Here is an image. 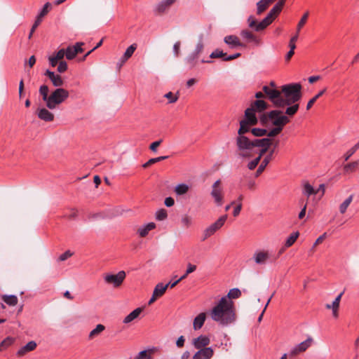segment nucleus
<instances>
[{
	"label": "nucleus",
	"mask_w": 359,
	"mask_h": 359,
	"mask_svg": "<svg viewBox=\"0 0 359 359\" xmlns=\"http://www.w3.org/2000/svg\"><path fill=\"white\" fill-rule=\"evenodd\" d=\"M227 219V215L220 217L215 223L212 224L210 226L206 228L203 231V238L205 240L208 237L213 235L217 230H219L225 223Z\"/></svg>",
	"instance_id": "1a4fd4ad"
},
{
	"label": "nucleus",
	"mask_w": 359,
	"mask_h": 359,
	"mask_svg": "<svg viewBox=\"0 0 359 359\" xmlns=\"http://www.w3.org/2000/svg\"><path fill=\"white\" fill-rule=\"evenodd\" d=\"M143 309L142 308H137L134 311H133L131 313H130L127 316L125 317L123 320V323H130L134 320H135L142 312Z\"/></svg>",
	"instance_id": "393cba45"
},
{
	"label": "nucleus",
	"mask_w": 359,
	"mask_h": 359,
	"mask_svg": "<svg viewBox=\"0 0 359 359\" xmlns=\"http://www.w3.org/2000/svg\"><path fill=\"white\" fill-rule=\"evenodd\" d=\"M359 165V161H353L352 163L346 164L344 169L346 172H354Z\"/></svg>",
	"instance_id": "37998d69"
},
{
	"label": "nucleus",
	"mask_w": 359,
	"mask_h": 359,
	"mask_svg": "<svg viewBox=\"0 0 359 359\" xmlns=\"http://www.w3.org/2000/svg\"><path fill=\"white\" fill-rule=\"evenodd\" d=\"M269 107V104L262 100H257L254 101L250 107L245 111V119L240 122V132L242 133L244 130V125L248 124L254 126L257 123V118L255 116V112H262Z\"/></svg>",
	"instance_id": "39448f33"
},
{
	"label": "nucleus",
	"mask_w": 359,
	"mask_h": 359,
	"mask_svg": "<svg viewBox=\"0 0 359 359\" xmlns=\"http://www.w3.org/2000/svg\"><path fill=\"white\" fill-rule=\"evenodd\" d=\"M45 75L49 78L55 87H60L64 83L62 77L58 74H55L53 72L47 70Z\"/></svg>",
	"instance_id": "a211bd4d"
},
{
	"label": "nucleus",
	"mask_w": 359,
	"mask_h": 359,
	"mask_svg": "<svg viewBox=\"0 0 359 359\" xmlns=\"http://www.w3.org/2000/svg\"><path fill=\"white\" fill-rule=\"evenodd\" d=\"M39 93L49 109L57 108L69 96V91L62 88H57L49 94V88L46 85H42L39 88Z\"/></svg>",
	"instance_id": "7ed1b4c3"
},
{
	"label": "nucleus",
	"mask_w": 359,
	"mask_h": 359,
	"mask_svg": "<svg viewBox=\"0 0 359 359\" xmlns=\"http://www.w3.org/2000/svg\"><path fill=\"white\" fill-rule=\"evenodd\" d=\"M211 318L222 325H227L236 320L233 302L227 297H222L210 313Z\"/></svg>",
	"instance_id": "f03ea898"
},
{
	"label": "nucleus",
	"mask_w": 359,
	"mask_h": 359,
	"mask_svg": "<svg viewBox=\"0 0 359 359\" xmlns=\"http://www.w3.org/2000/svg\"><path fill=\"white\" fill-rule=\"evenodd\" d=\"M51 7V4L49 2H47L41 13L37 16L34 25H32V27L30 30V33L29 34V39L32 38V36L33 33L35 32L37 27L41 24L42 21V18L49 12V8Z\"/></svg>",
	"instance_id": "f8f14e48"
},
{
	"label": "nucleus",
	"mask_w": 359,
	"mask_h": 359,
	"mask_svg": "<svg viewBox=\"0 0 359 359\" xmlns=\"http://www.w3.org/2000/svg\"><path fill=\"white\" fill-rule=\"evenodd\" d=\"M162 142V140H158V141H156V142H154L153 143H151L149 146V149L152 151H156V149L157 147H158L161 144Z\"/></svg>",
	"instance_id": "e2e57ef3"
},
{
	"label": "nucleus",
	"mask_w": 359,
	"mask_h": 359,
	"mask_svg": "<svg viewBox=\"0 0 359 359\" xmlns=\"http://www.w3.org/2000/svg\"><path fill=\"white\" fill-rule=\"evenodd\" d=\"M255 143H257V152L259 151L258 157L262 158L269 149V147L273 144V140L268 137L256 139Z\"/></svg>",
	"instance_id": "9d476101"
},
{
	"label": "nucleus",
	"mask_w": 359,
	"mask_h": 359,
	"mask_svg": "<svg viewBox=\"0 0 359 359\" xmlns=\"http://www.w3.org/2000/svg\"><path fill=\"white\" fill-rule=\"evenodd\" d=\"M150 353L148 351H142L140 352L135 359H150Z\"/></svg>",
	"instance_id": "4d7b16f0"
},
{
	"label": "nucleus",
	"mask_w": 359,
	"mask_h": 359,
	"mask_svg": "<svg viewBox=\"0 0 359 359\" xmlns=\"http://www.w3.org/2000/svg\"><path fill=\"white\" fill-rule=\"evenodd\" d=\"M297 41V34L293 36L289 42V47L290 50L285 56V60L288 62L294 54V49L296 48L295 42Z\"/></svg>",
	"instance_id": "a878e982"
},
{
	"label": "nucleus",
	"mask_w": 359,
	"mask_h": 359,
	"mask_svg": "<svg viewBox=\"0 0 359 359\" xmlns=\"http://www.w3.org/2000/svg\"><path fill=\"white\" fill-rule=\"evenodd\" d=\"M66 51V58L67 60H72L76 56V50L73 46H69L67 47Z\"/></svg>",
	"instance_id": "ea45409f"
},
{
	"label": "nucleus",
	"mask_w": 359,
	"mask_h": 359,
	"mask_svg": "<svg viewBox=\"0 0 359 359\" xmlns=\"http://www.w3.org/2000/svg\"><path fill=\"white\" fill-rule=\"evenodd\" d=\"M299 86V93H300V94H302V85H301L300 83H289V84L283 85V86H280V89H276V85L275 82L271 81V82L270 83V85H269V86H264L262 87V90L264 91V88H269V90H275V91H277V92H278V93H280V95H281V94H282V93H283V88H284L285 86L286 87V86Z\"/></svg>",
	"instance_id": "aec40b11"
},
{
	"label": "nucleus",
	"mask_w": 359,
	"mask_h": 359,
	"mask_svg": "<svg viewBox=\"0 0 359 359\" xmlns=\"http://www.w3.org/2000/svg\"><path fill=\"white\" fill-rule=\"evenodd\" d=\"M303 193L309 197L311 195L316 194L317 191H316L313 187L309 182H306L304 185Z\"/></svg>",
	"instance_id": "e433bc0d"
},
{
	"label": "nucleus",
	"mask_w": 359,
	"mask_h": 359,
	"mask_svg": "<svg viewBox=\"0 0 359 359\" xmlns=\"http://www.w3.org/2000/svg\"><path fill=\"white\" fill-rule=\"evenodd\" d=\"M164 203L167 207H172L175 204V201L172 197H168L165 199Z\"/></svg>",
	"instance_id": "338daca9"
},
{
	"label": "nucleus",
	"mask_w": 359,
	"mask_h": 359,
	"mask_svg": "<svg viewBox=\"0 0 359 359\" xmlns=\"http://www.w3.org/2000/svg\"><path fill=\"white\" fill-rule=\"evenodd\" d=\"M309 17V12H306L304 15L302 17L301 20H299L297 27V32L295 34H297V37L299 36V33L300 32V29L304 26L306 24L307 19Z\"/></svg>",
	"instance_id": "c9c22d12"
},
{
	"label": "nucleus",
	"mask_w": 359,
	"mask_h": 359,
	"mask_svg": "<svg viewBox=\"0 0 359 359\" xmlns=\"http://www.w3.org/2000/svg\"><path fill=\"white\" fill-rule=\"evenodd\" d=\"M83 45L84 43L83 42H77L74 46H73L76 50V54L81 53L83 51V49L81 48V46Z\"/></svg>",
	"instance_id": "0e129e2a"
},
{
	"label": "nucleus",
	"mask_w": 359,
	"mask_h": 359,
	"mask_svg": "<svg viewBox=\"0 0 359 359\" xmlns=\"http://www.w3.org/2000/svg\"><path fill=\"white\" fill-rule=\"evenodd\" d=\"M3 301L9 306H15L18 304V297L15 295H3Z\"/></svg>",
	"instance_id": "473e14b6"
},
{
	"label": "nucleus",
	"mask_w": 359,
	"mask_h": 359,
	"mask_svg": "<svg viewBox=\"0 0 359 359\" xmlns=\"http://www.w3.org/2000/svg\"><path fill=\"white\" fill-rule=\"evenodd\" d=\"M196 269V265L189 264L185 273L180 278V280H182L185 279L189 273L194 272Z\"/></svg>",
	"instance_id": "603ef678"
},
{
	"label": "nucleus",
	"mask_w": 359,
	"mask_h": 359,
	"mask_svg": "<svg viewBox=\"0 0 359 359\" xmlns=\"http://www.w3.org/2000/svg\"><path fill=\"white\" fill-rule=\"evenodd\" d=\"M241 209H242V203H240L237 205V206L233 210V216L237 217L240 214Z\"/></svg>",
	"instance_id": "774afa93"
},
{
	"label": "nucleus",
	"mask_w": 359,
	"mask_h": 359,
	"mask_svg": "<svg viewBox=\"0 0 359 359\" xmlns=\"http://www.w3.org/2000/svg\"><path fill=\"white\" fill-rule=\"evenodd\" d=\"M282 130V128L274 126L273 129H271L269 132L266 133V135H267L268 138L273 137L280 133Z\"/></svg>",
	"instance_id": "8fccbe9b"
},
{
	"label": "nucleus",
	"mask_w": 359,
	"mask_h": 359,
	"mask_svg": "<svg viewBox=\"0 0 359 359\" xmlns=\"http://www.w3.org/2000/svg\"><path fill=\"white\" fill-rule=\"evenodd\" d=\"M269 253L266 251H259L255 252L254 255V259L257 264H264L269 259Z\"/></svg>",
	"instance_id": "5701e85b"
},
{
	"label": "nucleus",
	"mask_w": 359,
	"mask_h": 359,
	"mask_svg": "<svg viewBox=\"0 0 359 359\" xmlns=\"http://www.w3.org/2000/svg\"><path fill=\"white\" fill-rule=\"evenodd\" d=\"M241 35L247 39V41L249 42H254L257 45H259L261 43L260 39H259L255 34L247 29L243 30L241 33Z\"/></svg>",
	"instance_id": "b1692460"
},
{
	"label": "nucleus",
	"mask_w": 359,
	"mask_h": 359,
	"mask_svg": "<svg viewBox=\"0 0 359 359\" xmlns=\"http://www.w3.org/2000/svg\"><path fill=\"white\" fill-rule=\"evenodd\" d=\"M13 342V339L11 337H7L4 340H3L0 344V351L6 349Z\"/></svg>",
	"instance_id": "a18cd8bd"
},
{
	"label": "nucleus",
	"mask_w": 359,
	"mask_h": 359,
	"mask_svg": "<svg viewBox=\"0 0 359 359\" xmlns=\"http://www.w3.org/2000/svg\"><path fill=\"white\" fill-rule=\"evenodd\" d=\"M313 338L309 337L306 340L302 341L294 347L290 352L292 356L296 355L299 353L304 352L309 347H310L313 343Z\"/></svg>",
	"instance_id": "4468645a"
},
{
	"label": "nucleus",
	"mask_w": 359,
	"mask_h": 359,
	"mask_svg": "<svg viewBox=\"0 0 359 359\" xmlns=\"http://www.w3.org/2000/svg\"><path fill=\"white\" fill-rule=\"evenodd\" d=\"M282 10L275 5L273 8L270 11V12L268 13L267 17L271 19V20H274L275 18L278 15V14L280 13Z\"/></svg>",
	"instance_id": "58836bf2"
},
{
	"label": "nucleus",
	"mask_w": 359,
	"mask_h": 359,
	"mask_svg": "<svg viewBox=\"0 0 359 359\" xmlns=\"http://www.w3.org/2000/svg\"><path fill=\"white\" fill-rule=\"evenodd\" d=\"M198 58V56L194 55L192 53L187 57V61L190 65L191 69L194 68L196 66Z\"/></svg>",
	"instance_id": "79ce46f5"
},
{
	"label": "nucleus",
	"mask_w": 359,
	"mask_h": 359,
	"mask_svg": "<svg viewBox=\"0 0 359 359\" xmlns=\"http://www.w3.org/2000/svg\"><path fill=\"white\" fill-rule=\"evenodd\" d=\"M67 69V63L64 61H60L58 67H57V71L60 73H63Z\"/></svg>",
	"instance_id": "13d9d810"
},
{
	"label": "nucleus",
	"mask_w": 359,
	"mask_h": 359,
	"mask_svg": "<svg viewBox=\"0 0 359 359\" xmlns=\"http://www.w3.org/2000/svg\"><path fill=\"white\" fill-rule=\"evenodd\" d=\"M72 255H73V253L70 250H67L65 252H64L59 257V260L61 262L65 261L69 257H72Z\"/></svg>",
	"instance_id": "052dcab7"
},
{
	"label": "nucleus",
	"mask_w": 359,
	"mask_h": 359,
	"mask_svg": "<svg viewBox=\"0 0 359 359\" xmlns=\"http://www.w3.org/2000/svg\"><path fill=\"white\" fill-rule=\"evenodd\" d=\"M261 158L259 157H257L256 158H255L253 161H250L248 164V168L250 169V170H254L258 165V163H259Z\"/></svg>",
	"instance_id": "6e6d98bb"
},
{
	"label": "nucleus",
	"mask_w": 359,
	"mask_h": 359,
	"mask_svg": "<svg viewBox=\"0 0 359 359\" xmlns=\"http://www.w3.org/2000/svg\"><path fill=\"white\" fill-rule=\"evenodd\" d=\"M359 149V142L355 144L344 154V160L348 161L349 158Z\"/></svg>",
	"instance_id": "49530a36"
},
{
	"label": "nucleus",
	"mask_w": 359,
	"mask_h": 359,
	"mask_svg": "<svg viewBox=\"0 0 359 359\" xmlns=\"http://www.w3.org/2000/svg\"><path fill=\"white\" fill-rule=\"evenodd\" d=\"M36 343L34 341H30L18 351V356L22 357L25 355L27 352L34 351L36 348Z\"/></svg>",
	"instance_id": "412c9836"
},
{
	"label": "nucleus",
	"mask_w": 359,
	"mask_h": 359,
	"mask_svg": "<svg viewBox=\"0 0 359 359\" xmlns=\"http://www.w3.org/2000/svg\"><path fill=\"white\" fill-rule=\"evenodd\" d=\"M48 108H41L37 111L38 117L44 121H52L54 119V114L48 111Z\"/></svg>",
	"instance_id": "6ab92c4d"
},
{
	"label": "nucleus",
	"mask_w": 359,
	"mask_h": 359,
	"mask_svg": "<svg viewBox=\"0 0 359 359\" xmlns=\"http://www.w3.org/2000/svg\"><path fill=\"white\" fill-rule=\"evenodd\" d=\"M212 197L214 198L215 203L220 206L223 203L224 192L223 187H222V182L220 180H217L212 186V191L210 193Z\"/></svg>",
	"instance_id": "0eeeda50"
},
{
	"label": "nucleus",
	"mask_w": 359,
	"mask_h": 359,
	"mask_svg": "<svg viewBox=\"0 0 359 359\" xmlns=\"http://www.w3.org/2000/svg\"><path fill=\"white\" fill-rule=\"evenodd\" d=\"M226 55V53H224L222 50H220L219 49H216L215 51H213L210 55V58H220L224 57Z\"/></svg>",
	"instance_id": "864d4df0"
},
{
	"label": "nucleus",
	"mask_w": 359,
	"mask_h": 359,
	"mask_svg": "<svg viewBox=\"0 0 359 359\" xmlns=\"http://www.w3.org/2000/svg\"><path fill=\"white\" fill-rule=\"evenodd\" d=\"M264 92L277 109L264 114L262 121L269 120L273 126L283 129L299 109V102L302 97V94L299 93V86H285L281 95L267 88H264Z\"/></svg>",
	"instance_id": "f257e3e1"
},
{
	"label": "nucleus",
	"mask_w": 359,
	"mask_h": 359,
	"mask_svg": "<svg viewBox=\"0 0 359 359\" xmlns=\"http://www.w3.org/2000/svg\"><path fill=\"white\" fill-rule=\"evenodd\" d=\"M168 288V285H163V283H160L156 285L153 291V293L155 294L156 297L159 298L165 294Z\"/></svg>",
	"instance_id": "cd10ccee"
},
{
	"label": "nucleus",
	"mask_w": 359,
	"mask_h": 359,
	"mask_svg": "<svg viewBox=\"0 0 359 359\" xmlns=\"http://www.w3.org/2000/svg\"><path fill=\"white\" fill-rule=\"evenodd\" d=\"M273 20L267 16L264 18L260 22H257L255 18L250 15L248 19V25L250 28L254 29L257 32H260L266 29L269 25L272 23Z\"/></svg>",
	"instance_id": "6e6552de"
},
{
	"label": "nucleus",
	"mask_w": 359,
	"mask_h": 359,
	"mask_svg": "<svg viewBox=\"0 0 359 359\" xmlns=\"http://www.w3.org/2000/svg\"><path fill=\"white\" fill-rule=\"evenodd\" d=\"M214 354L212 348H204L198 349V351L194 355L193 359H210Z\"/></svg>",
	"instance_id": "2eb2a0df"
},
{
	"label": "nucleus",
	"mask_w": 359,
	"mask_h": 359,
	"mask_svg": "<svg viewBox=\"0 0 359 359\" xmlns=\"http://www.w3.org/2000/svg\"><path fill=\"white\" fill-rule=\"evenodd\" d=\"M189 190V187L186 184H180L175 188V192L177 195L181 196L187 194Z\"/></svg>",
	"instance_id": "72a5a7b5"
},
{
	"label": "nucleus",
	"mask_w": 359,
	"mask_h": 359,
	"mask_svg": "<svg viewBox=\"0 0 359 359\" xmlns=\"http://www.w3.org/2000/svg\"><path fill=\"white\" fill-rule=\"evenodd\" d=\"M206 319V313H199L194 320L193 323V328L195 330H200L203 325Z\"/></svg>",
	"instance_id": "4be33fe9"
},
{
	"label": "nucleus",
	"mask_w": 359,
	"mask_h": 359,
	"mask_svg": "<svg viewBox=\"0 0 359 359\" xmlns=\"http://www.w3.org/2000/svg\"><path fill=\"white\" fill-rule=\"evenodd\" d=\"M278 141H276L274 145V148L271 149L269 154L264 157L261 164L259 165L258 169L255 172V177H259L262 172L264 170L267 165L270 163V161L273 159V154L275 152V148L278 146Z\"/></svg>",
	"instance_id": "9b49d317"
},
{
	"label": "nucleus",
	"mask_w": 359,
	"mask_h": 359,
	"mask_svg": "<svg viewBox=\"0 0 359 359\" xmlns=\"http://www.w3.org/2000/svg\"><path fill=\"white\" fill-rule=\"evenodd\" d=\"M182 224L185 228H189L192 224V219L188 215H184L181 219Z\"/></svg>",
	"instance_id": "c03bdc74"
},
{
	"label": "nucleus",
	"mask_w": 359,
	"mask_h": 359,
	"mask_svg": "<svg viewBox=\"0 0 359 359\" xmlns=\"http://www.w3.org/2000/svg\"><path fill=\"white\" fill-rule=\"evenodd\" d=\"M224 41L231 48H235L238 46L244 47L245 45L241 43L238 36L235 35H229L224 37Z\"/></svg>",
	"instance_id": "f3484780"
},
{
	"label": "nucleus",
	"mask_w": 359,
	"mask_h": 359,
	"mask_svg": "<svg viewBox=\"0 0 359 359\" xmlns=\"http://www.w3.org/2000/svg\"><path fill=\"white\" fill-rule=\"evenodd\" d=\"M180 46L181 42L177 41L173 46V52L175 57H178L180 55Z\"/></svg>",
	"instance_id": "bf43d9fd"
},
{
	"label": "nucleus",
	"mask_w": 359,
	"mask_h": 359,
	"mask_svg": "<svg viewBox=\"0 0 359 359\" xmlns=\"http://www.w3.org/2000/svg\"><path fill=\"white\" fill-rule=\"evenodd\" d=\"M272 4L269 0H260L257 3V14L261 15Z\"/></svg>",
	"instance_id": "bb28decb"
},
{
	"label": "nucleus",
	"mask_w": 359,
	"mask_h": 359,
	"mask_svg": "<svg viewBox=\"0 0 359 359\" xmlns=\"http://www.w3.org/2000/svg\"><path fill=\"white\" fill-rule=\"evenodd\" d=\"M241 295V290L238 288H233V289L230 290L226 297L228 299H236V298L240 297Z\"/></svg>",
	"instance_id": "a19ab883"
},
{
	"label": "nucleus",
	"mask_w": 359,
	"mask_h": 359,
	"mask_svg": "<svg viewBox=\"0 0 359 359\" xmlns=\"http://www.w3.org/2000/svg\"><path fill=\"white\" fill-rule=\"evenodd\" d=\"M168 158V156H159L157 158H151L147 162H146L144 164H143L142 167L144 168H147L151 166V165H153L156 163H158L159 161H161L163 160L167 159Z\"/></svg>",
	"instance_id": "f704fd0d"
},
{
	"label": "nucleus",
	"mask_w": 359,
	"mask_h": 359,
	"mask_svg": "<svg viewBox=\"0 0 359 359\" xmlns=\"http://www.w3.org/2000/svg\"><path fill=\"white\" fill-rule=\"evenodd\" d=\"M325 236H326V233H324L323 235H321L320 236H319L316 241H315L314 244H313V249L315 248L318 245H319L320 243H321L323 240L325 238Z\"/></svg>",
	"instance_id": "69168bd1"
},
{
	"label": "nucleus",
	"mask_w": 359,
	"mask_h": 359,
	"mask_svg": "<svg viewBox=\"0 0 359 359\" xmlns=\"http://www.w3.org/2000/svg\"><path fill=\"white\" fill-rule=\"evenodd\" d=\"M65 56H66V51L65 49L62 48L58 50L54 57L59 61H62Z\"/></svg>",
	"instance_id": "680f3d73"
},
{
	"label": "nucleus",
	"mask_w": 359,
	"mask_h": 359,
	"mask_svg": "<svg viewBox=\"0 0 359 359\" xmlns=\"http://www.w3.org/2000/svg\"><path fill=\"white\" fill-rule=\"evenodd\" d=\"M126 272L124 271H120L116 274H105L104 276V280L107 283L113 285V286L115 287H118L121 285L124 279L126 278Z\"/></svg>",
	"instance_id": "423d86ee"
},
{
	"label": "nucleus",
	"mask_w": 359,
	"mask_h": 359,
	"mask_svg": "<svg viewBox=\"0 0 359 359\" xmlns=\"http://www.w3.org/2000/svg\"><path fill=\"white\" fill-rule=\"evenodd\" d=\"M164 97L169 100V103H175L179 98L178 95H174L172 92L165 94Z\"/></svg>",
	"instance_id": "5fc2aeb1"
},
{
	"label": "nucleus",
	"mask_w": 359,
	"mask_h": 359,
	"mask_svg": "<svg viewBox=\"0 0 359 359\" xmlns=\"http://www.w3.org/2000/svg\"><path fill=\"white\" fill-rule=\"evenodd\" d=\"M137 48V44L136 43H133L132 45H130L126 50V52L124 53V55H125V57H128L130 58L133 54L134 53L135 50H136Z\"/></svg>",
	"instance_id": "09e8293b"
},
{
	"label": "nucleus",
	"mask_w": 359,
	"mask_h": 359,
	"mask_svg": "<svg viewBox=\"0 0 359 359\" xmlns=\"http://www.w3.org/2000/svg\"><path fill=\"white\" fill-rule=\"evenodd\" d=\"M299 235V232H295V233H292L285 241V248H289V247L292 246L294 244V243L296 241V240L297 239Z\"/></svg>",
	"instance_id": "4c0bfd02"
},
{
	"label": "nucleus",
	"mask_w": 359,
	"mask_h": 359,
	"mask_svg": "<svg viewBox=\"0 0 359 359\" xmlns=\"http://www.w3.org/2000/svg\"><path fill=\"white\" fill-rule=\"evenodd\" d=\"M250 126L248 124H245L243 132L241 133L240 129L238 131V137L236 139V144L239 155L243 157H251L257 153L256 139L251 140L248 137L244 135L245 133L250 131Z\"/></svg>",
	"instance_id": "20e7f679"
},
{
	"label": "nucleus",
	"mask_w": 359,
	"mask_h": 359,
	"mask_svg": "<svg viewBox=\"0 0 359 359\" xmlns=\"http://www.w3.org/2000/svg\"><path fill=\"white\" fill-rule=\"evenodd\" d=\"M204 49V43H203V35L201 34L198 36V41L196 45V48L192 54L196 55L199 57L201 53L203 52Z\"/></svg>",
	"instance_id": "c756f323"
},
{
	"label": "nucleus",
	"mask_w": 359,
	"mask_h": 359,
	"mask_svg": "<svg viewBox=\"0 0 359 359\" xmlns=\"http://www.w3.org/2000/svg\"><path fill=\"white\" fill-rule=\"evenodd\" d=\"M155 227L156 224L154 222H150L145 226L139 228L137 232L141 237H145L149 231L154 229Z\"/></svg>",
	"instance_id": "c85d7f7f"
},
{
	"label": "nucleus",
	"mask_w": 359,
	"mask_h": 359,
	"mask_svg": "<svg viewBox=\"0 0 359 359\" xmlns=\"http://www.w3.org/2000/svg\"><path fill=\"white\" fill-rule=\"evenodd\" d=\"M251 133L255 137H262L266 135L267 130L262 128H253L251 130Z\"/></svg>",
	"instance_id": "3c124183"
},
{
	"label": "nucleus",
	"mask_w": 359,
	"mask_h": 359,
	"mask_svg": "<svg viewBox=\"0 0 359 359\" xmlns=\"http://www.w3.org/2000/svg\"><path fill=\"white\" fill-rule=\"evenodd\" d=\"M177 0H162L156 4L154 12L157 15H163L167 13L170 8L176 2Z\"/></svg>",
	"instance_id": "ddd939ff"
},
{
	"label": "nucleus",
	"mask_w": 359,
	"mask_h": 359,
	"mask_svg": "<svg viewBox=\"0 0 359 359\" xmlns=\"http://www.w3.org/2000/svg\"><path fill=\"white\" fill-rule=\"evenodd\" d=\"M105 329V327L102 324L97 325L96 327L93 329L89 334L88 338L89 339H93L95 337H97Z\"/></svg>",
	"instance_id": "7c9ffc66"
},
{
	"label": "nucleus",
	"mask_w": 359,
	"mask_h": 359,
	"mask_svg": "<svg viewBox=\"0 0 359 359\" xmlns=\"http://www.w3.org/2000/svg\"><path fill=\"white\" fill-rule=\"evenodd\" d=\"M167 217H168L167 210L163 208L158 210L156 214V217L159 221L165 219L167 218Z\"/></svg>",
	"instance_id": "de8ad7c7"
},
{
	"label": "nucleus",
	"mask_w": 359,
	"mask_h": 359,
	"mask_svg": "<svg viewBox=\"0 0 359 359\" xmlns=\"http://www.w3.org/2000/svg\"><path fill=\"white\" fill-rule=\"evenodd\" d=\"M210 343L209 337L205 335H201L197 338L193 339V345L197 349L207 348Z\"/></svg>",
	"instance_id": "dca6fc26"
},
{
	"label": "nucleus",
	"mask_w": 359,
	"mask_h": 359,
	"mask_svg": "<svg viewBox=\"0 0 359 359\" xmlns=\"http://www.w3.org/2000/svg\"><path fill=\"white\" fill-rule=\"evenodd\" d=\"M353 199V195H350L340 205H339V212L341 214H344L350 205Z\"/></svg>",
	"instance_id": "2f4dec72"
}]
</instances>
